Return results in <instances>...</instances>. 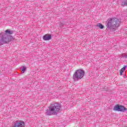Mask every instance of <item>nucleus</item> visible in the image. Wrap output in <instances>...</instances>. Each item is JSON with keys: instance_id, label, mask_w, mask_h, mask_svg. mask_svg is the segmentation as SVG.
Segmentation results:
<instances>
[{"instance_id": "11", "label": "nucleus", "mask_w": 127, "mask_h": 127, "mask_svg": "<svg viewBox=\"0 0 127 127\" xmlns=\"http://www.w3.org/2000/svg\"><path fill=\"white\" fill-rule=\"evenodd\" d=\"M5 32L6 33H7L8 34H12V33H13V31H12V30H10L9 29H7L5 31Z\"/></svg>"}, {"instance_id": "12", "label": "nucleus", "mask_w": 127, "mask_h": 127, "mask_svg": "<svg viewBox=\"0 0 127 127\" xmlns=\"http://www.w3.org/2000/svg\"><path fill=\"white\" fill-rule=\"evenodd\" d=\"M96 26H97L98 27H99V28H100L101 29H104V25H103L102 24H101V23H98L96 25Z\"/></svg>"}, {"instance_id": "6", "label": "nucleus", "mask_w": 127, "mask_h": 127, "mask_svg": "<svg viewBox=\"0 0 127 127\" xmlns=\"http://www.w3.org/2000/svg\"><path fill=\"white\" fill-rule=\"evenodd\" d=\"M24 122L18 120L13 123L12 127H24Z\"/></svg>"}, {"instance_id": "4", "label": "nucleus", "mask_w": 127, "mask_h": 127, "mask_svg": "<svg viewBox=\"0 0 127 127\" xmlns=\"http://www.w3.org/2000/svg\"><path fill=\"white\" fill-rule=\"evenodd\" d=\"M60 111V104L58 103L51 104L49 106L47 112H59Z\"/></svg>"}, {"instance_id": "3", "label": "nucleus", "mask_w": 127, "mask_h": 127, "mask_svg": "<svg viewBox=\"0 0 127 127\" xmlns=\"http://www.w3.org/2000/svg\"><path fill=\"white\" fill-rule=\"evenodd\" d=\"M85 74V71L82 69L76 70L72 75L74 81H80Z\"/></svg>"}, {"instance_id": "5", "label": "nucleus", "mask_w": 127, "mask_h": 127, "mask_svg": "<svg viewBox=\"0 0 127 127\" xmlns=\"http://www.w3.org/2000/svg\"><path fill=\"white\" fill-rule=\"evenodd\" d=\"M113 111L116 112H127V109L124 106L117 104L114 106Z\"/></svg>"}, {"instance_id": "13", "label": "nucleus", "mask_w": 127, "mask_h": 127, "mask_svg": "<svg viewBox=\"0 0 127 127\" xmlns=\"http://www.w3.org/2000/svg\"><path fill=\"white\" fill-rule=\"evenodd\" d=\"M122 4H124L125 6H127V0H124L122 2Z\"/></svg>"}, {"instance_id": "7", "label": "nucleus", "mask_w": 127, "mask_h": 127, "mask_svg": "<svg viewBox=\"0 0 127 127\" xmlns=\"http://www.w3.org/2000/svg\"><path fill=\"white\" fill-rule=\"evenodd\" d=\"M51 38H52L51 35H49V34H46L43 37V40H45L46 41L50 40Z\"/></svg>"}, {"instance_id": "14", "label": "nucleus", "mask_w": 127, "mask_h": 127, "mask_svg": "<svg viewBox=\"0 0 127 127\" xmlns=\"http://www.w3.org/2000/svg\"><path fill=\"white\" fill-rule=\"evenodd\" d=\"M121 57H123V58H127V54H123Z\"/></svg>"}, {"instance_id": "8", "label": "nucleus", "mask_w": 127, "mask_h": 127, "mask_svg": "<svg viewBox=\"0 0 127 127\" xmlns=\"http://www.w3.org/2000/svg\"><path fill=\"white\" fill-rule=\"evenodd\" d=\"M58 114L57 112H46L45 115L46 116H56Z\"/></svg>"}, {"instance_id": "1", "label": "nucleus", "mask_w": 127, "mask_h": 127, "mask_svg": "<svg viewBox=\"0 0 127 127\" xmlns=\"http://www.w3.org/2000/svg\"><path fill=\"white\" fill-rule=\"evenodd\" d=\"M121 20L116 18H110L107 20L106 26L107 28L111 29V30L115 31L117 27L120 26L121 23Z\"/></svg>"}, {"instance_id": "9", "label": "nucleus", "mask_w": 127, "mask_h": 127, "mask_svg": "<svg viewBox=\"0 0 127 127\" xmlns=\"http://www.w3.org/2000/svg\"><path fill=\"white\" fill-rule=\"evenodd\" d=\"M27 68V67H26V66H22V67L20 68V69L21 70V73L22 74H23V73H24L25 72V71H26V69Z\"/></svg>"}, {"instance_id": "2", "label": "nucleus", "mask_w": 127, "mask_h": 127, "mask_svg": "<svg viewBox=\"0 0 127 127\" xmlns=\"http://www.w3.org/2000/svg\"><path fill=\"white\" fill-rule=\"evenodd\" d=\"M11 40H12V36L6 35V34L4 32L0 33V46L3 45V44L8 43V42L11 41Z\"/></svg>"}, {"instance_id": "10", "label": "nucleus", "mask_w": 127, "mask_h": 127, "mask_svg": "<svg viewBox=\"0 0 127 127\" xmlns=\"http://www.w3.org/2000/svg\"><path fill=\"white\" fill-rule=\"evenodd\" d=\"M127 65H125L120 70V74L121 76L123 75V73L125 70H126V68H127Z\"/></svg>"}]
</instances>
